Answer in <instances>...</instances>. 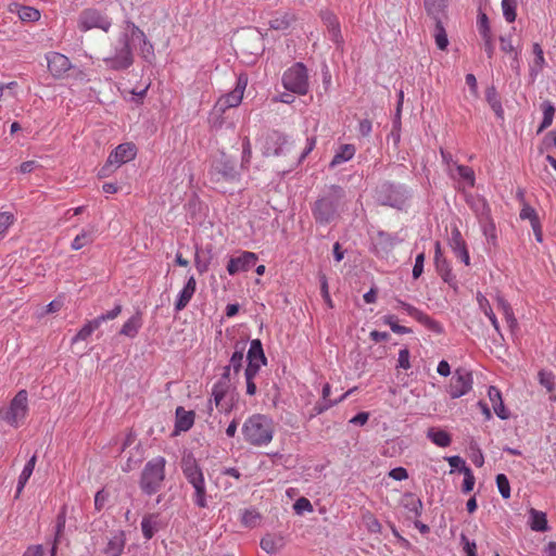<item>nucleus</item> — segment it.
Instances as JSON below:
<instances>
[{
  "instance_id": "nucleus-1",
  "label": "nucleus",
  "mask_w": 556,
  "mask_h": 556,
  "mask_svg": "<svg viewBox=\"0 0 556 556\" xmlns=\"http://www.w3.org/2000/svg\"><path fill=\"white\" fill-rule=\"evenodd\" d=\"M274 421L263 414H253L242 425V435L247 443L253 446L268 445L274 438Z\"/></svg>"
},
{
  "instance_id": "nucleus-2",
  "label": "nucleus",
  "mask_w": 556,
  "mask_h": 556,
  "mask_svg": "<svg viewBox=\"0 0 556 556\" xmlns=\"http://www.w3.org/2000/svg\"><path fill=\"white\" fill-rule=\"evenodd\" d=\"M132 40L146 41V34L132 22H125V33L122 41V47L117 48L114 56L108 58L104 61L114 70H125L132 64V53L129 46L128 36Z\"/></svg>"
},
{
  "instance_id": "nucleus-3",
  "label": "nucleus",
  "mask_w": 556,
  "mask_h": 556,
  "mask_svg": "<svg viewBox=\"0 0 556 556\" xmlns=\"http://www.w3.org/2000/svg\"><path fill=\"white\" fill-rule=\"evenodd\" d=\"M166 459L163 456H156L144 465L139 480L141 491L147 495L157 493L165 481Z\"/></svg>"
},
{
  "instance_id": "nucleus-4",
  "label": "nucleus",
  "mask_w": 556,
  "mask_h": 556,
  "mask_svg": "<svg viewBox=\"0 0 556 556\" xmlns=\"http://www.w3.org/2000/svg\"><path fill=\"white\" fill-rule=\"evenodd\" d=\"M181 468L185 478L194 489V504L201 508H205L207 506L206 488L200 466L192 456H187L182 458Z\"/></svg>"
},
{
  "instance_id": "nucleus-5",
  "label": "nucleus",
  "mask_w": 556,
  "mask_h": 556,
  "mask_svg": "<svg viewBox=\"0 0 556 556\" xmlns=\"http://www.w3.org/2000/svg\"><path fill=\"white\" fill-rule=\"evenodd\" d=\"M342 198V189L333 187L331 191L317 200L313 207V216L319 224H329L336 216L340 200Z\"/></svg>"
},
{
  "instance_id": "nucleus-6",
  "label": "nucleus",
  "mask_w": 556,
  "mask_h": 556,
  "mask_svg": "<svg viewBox=\"0 0 556 556\" xmlns=\"http://www.w3.org/2000/svg\"><path fill=\"white\" fill-rule=\"evenodd\" d=\"M112 24V18L105 12L96 8L81 10L77 17V28L81 33H87L92 29L109 33Z\"/></svg>"
},
{
  "instance_id": "nucleus-7",
  "label": "nucleus",
  "mask_w": 556,
  "mask_h": 556,
  "mask_svg": "<svg viewBox=\"0 0 556 556\" xmlns=\"http://www.w3.org/2000/svg\"><path fill=\"white\" fill-rule=\"evenodd\" d=\"M283 87L296 94L304 96L308 92L309 83L307 70L303 63H295L282 75Z\"/></svg>"
},
{
  "instance_id": "nucleus-8",
  "label": "nucleus",
  "mask_w": 556,
  "mask_h": 556,
  "mask_svg": "<svg viewBox=\"0 0 556 556\" xmlns=\"http://www.w3.org/2000/svg\"><path fill=\"white\" fill-rule=\"evenodd\" d=\"M28 413V397L26 390H21L12 399L7 409L0 410V417L12 427H18Z\"/></svg>"
},
{
  "instance_id": "nucleus-9",
  "label": "nucleus",
  "mask_w": 556,
  "mask_h": 556,
  "mask_svg": "<svg viewBox=\"0 0 556 556\" xmlns=\"http://www.w3.org/2000/svg\"><path fill=\"white\" fill-rule=\"evenodd\" d=\"M247 85L248 77L241 74L237 79L235 89L217 100L215 104V110L223 114L228 109L237 108L243 99V93L247 88Z\"/></svg>"
},
{
  "instance_id": "nucleus-10",
  "label": "nucleus",
  "mask_w": 556,
  "mask_h": 556,
  "mask_svg": "<svg viewBox=\"0 0 556 556\" xmlns=\"http://www.w3.org/2000/svg\"><path fill=\"white\" fill-rule=\"evenodd\" d=\"M472 388V375L464 368H457L447 387V393L452 399H458L467 394Z\"/></svg>"
},
{
  "instance_id": "nucleus-11",
  "label": "nucleus",
  "mask_w": 556,
  "mask_h": 556,
  "mask_svg": "<svg viewBox=\"0 0 556 556\" xmlns=\"http://www.w3.org/2000/svg\"><path fill=\"white\" fill-rule=\"evenodd\" d=\"M48 70L54 78H63L72 68L70 59L59 52H49L46 56Z\"/></svg>"
},
{
  "instance_id": "nucleus-12",
  "label": "nucleus",
  "mask_w": 556,
  "mask_h": 556,
  "mask_svg": "<svg viewBox=\"0 0 556 556\" xmlns=\"http://www.w3.org/2000/svg\"><path fill=\"white\" fill-rule=\"evenodd\" d=\"M137 149L131 142H126L117 146L115 150L109 155L105 166L114 165L119 167L121 165L132 161L136 157Z\"/></svg>"
},
{
  "instance_id": "nucleus-13",
  "label": "nucleus",
  "mask_w": 556,
  "mask_h": 556,
  "mask_svg": "<svg viewBox=\"0 0 556 556\" xmlns=\"http://www.w3.org/2000/svg\"><path fill=\"white\" fill-rule=\"evenodd\" d=\"M396 306L395 308H402L404 309L410 317L416 319L421 325L426 326L428 329L433 331H441L440 325L433 320L429 315L425 314L417 307L410 305L409 303H406L400 299H396Z\"/></svg>"
},
{
  "instance_id": "nucleus-14",
  "label": "nucleus",
  "mask_w": 556,
  "mask_h": 556,
  "mask_svg": "<svg viewBox=\"0 0 556 556\" xmlns=\"http://www.w3.org/2000/svg\"><path fill=\"white\" fill-rule=\"evenodd\" d=\"M257 255L253 252L244 251L237 257H231L227 265V271L233 276L239 271H247L255 265Z\"/></svg>"
},
{
  "instance_id": "nucleus-15",
  "label": "nucleus",
  "mask_w": 556,
  "mask_h": 556,
  "mask_svg": "<svg viewBox=\"0 0 556 556\" xmlns=\"http://www.w3.org/2000/svg\"><path fill=\"white\" fill-rule=\"evenodd\" d=\"M448 244L454 252L455 256L458 257L466 266L470 265V256L465 240L457 227L451 230V237Z\"/></svg>"
},
{
  "instance_id": "nucleus-16",
  "label": "nucleus",
  "mask_w": 556,
  "mask_h": 556,
  "mask_svg": "<svg viewBox=\"0 0 556 556\" xmlns=\"http://www.w3.org/2000/svg\"><path fill=\"white\" fill-rule=\"evenodd\" d=\"M481 206V220L479 222L484 236L492 244L496 243V229L495 224L491 219V210L486 201H479Z\"/></svg>"
},
{
  "instance_id": "nucleus-17",
  "label": "nucleus",
  "mask_w": 556,
  "mask_h": 556,
  "mask_svg": "<svg viewBox=\"0 0 556 556\" xmlns=\"http://www.w3.org/2000/svg\"><path fill=\"white\" fill-rule=\"evenodd\" d=\"M228 376H229V367H226L223 379H220L218 382H216L212 389V400H213L215 406L220 410L228 409V405L224 404V402H223L224 397L226 396V394L228 393V390H229Z\"/></svg>"
},
{
  "instance_id": "nucleus-18",
  "label": "nucleus",
  "mask_w": 556,
  "mask_h": 556,
  "mask_svg": "<svg viewBox=\"0 0 556 556\" xmlns=\"http://www.w3.org/2000/svg\"><path fill=\"white\" fill-rule=\"evenodd\" d=\"M290 150L291 143L289 140L285 136L275 135L267 140L264 153L267 156H278L290 153Z\"/></svg>"
},
{
  "instance_id": "nucleus-19",
  "label": "nucleus",
  "mask_w": 556,
  "mask_h": 556,
  "mask_svg": "<svg viewBox=\"0 0 556 556\" xmlns=\"http://www.w3.org/2000/svg\"><path fill=\"white\" fill-rule=\"evenodd\" d=\"M195 290H197L195 278H194V276H190L189 279L187 280L185 287L179 292L178 298L175 302V311L176 312H180L187 307L190 300L194 295Z\"/></svg>"
},
{
  "instance_id": "nucleus-20",
  "label": "nucleus",
  "mask_w": 556,
  "mask_h": 556,
  "mask_svg": "<svg viewBox=\"0 0 556 556\" xmlns=\"http://www.w3.org/2000/svg\"><path fill=\"white\" fill-rule=\"evenodd\" d=\"M321 20L325 24V26L328 29V33L330 35V39L334 41L336 43L342 42V35L340 30V23L338 17L330 11H324L320 14Z\"/></svg>"
},
{
  "instance_id": "nucleus-21",
  "label": "nucleus",
  "mask_w": 556,
  "mask_h": 556,
  "mask_svg": "<svg viewBox=\"0 0 556 556\" xmlns=\"http://www.w3.org/2000/svg\"><path fill=\"white\" fill-rule=\"evenodd\" d=\"M161 528L159 513H150L143 516L141 521V531L146 540H151Z\"/></svg>"
},
{
  "instance_id": "nucleus-22",
  "label": "nucleus",
  "mask_w": 556,
  "mask_h": 556,
  "mask_svg": "<svg viewBox=\"0 0 556 556\" xmlns=\"http://www.w3.org/2000/svg\"><path fill=\"white\" fill-rule=\"evenodd\" d=\"M296 21L295 15L287 11H277L269 20V27L274 30H287Z\"/></svg>"
},
{
  "instance_id": "nucleus-23",
  "label": "nucleus",
  "mask_w": 556,
  "mask_h": 556,
  "mask_svg": "<svg viewBox=\"0 0 556 556\" xmlns=\"http://www.w3.org/2000/svg\"><path fill=\"white\" fill-rule=\"evenodd\" d=\"M195 414L193 410H186L182 406L176 408V431H188L194 424Z\"/></svg>"
},
{
  "instance_id": "nucleus-24",
  "label": "nucleus",
  "mask_w": 556,
  "mask_h": 556,
  "mask_svg": "<svg viewBox=\"0 0 556 556\" xmlns=\"http://www.w3.org/2000/svg\"><path fill=\"white\" fill-rule=\"evenodd\" d=\"M356 148L354 144L345 143L341 144L337 150L336 153L330 162V167H337L338 165L345 163L353 159L355 155Z\"/></svg>"
},
{
  "instance_id": "nucleus-25",
  "label": "nucleus",
  "mask_w": 556,
  "mask_h": 556,
  "mask_svg": "<svg viewBox=\"0 0 556 556\" xmlns=\"http://www.w3.org/2000/svg\"><path fill=\"white\" fill-rule=\"evenodd\" d=\"M477 303L479 308L483 312V314L489 318L491 325L493 326L494 330L501 334V327L500 323L496 318L495 313L493 312L491 304L489 300L481 293H477Z\"/></svg>"
},
{
  "instance_id": "nucleus-26",
  "label": "nucleus",
  "mask_w": 556,
  "mask_h": 556,
  "mask_svg": "<svg viewBox=\"0 0 556 556\" xmlns=\"http://www.w3.org/2000/svg\"><path fill=\"white\" fill-rule=\"evenodd\" d=\"M495 300L497 309L504 315L508 327L515 330L518 326V321L510 304L501 294H497Z\"/></svg>"
},
{
  "instance_id": "nucleus-27",
  "label": "nucleus",
  "mask_w": 556,
  "mask_h": 556,
  "mask_svg": "<svg viewBox=\"0 0 556 556\" xmlns=\"http://www.w3.org/2000/svg\"><path fill=\"white\" fill-rule=\"evenodd\" d=\"M249 364L266 365V357L263 351L262 342L258 339L252 340L248 351Z\"/></svg>"
},
{
  "instance_id": "nucleus-28",
  "label": "nucleus",
  "mask_w": 556,
  "mask_h": 556,
  "mask_svg": "<svg viewBox=\"0 0 556 556\" xmlns=\"http://www.w3.org/2000/svg\"><path fill=\"white\" fill-rule=\"evenodd\" d=\"M285 545V540L279 534L268 533L261 540V547L268 554L276 553Z\"/></svg>"
},
{
  "instance_id": "nucleus-29",
  "label": "nucleus",
  "mask_w": 556,
  "mask_h": 556,
  "mask_svg": "<svg viewBox=\"0 0 556 556\" xmlns=\"http://www.w3.org/2000/svg\"><path fill=\"white\" fill-rule=\"evenodd\" d=\"M96 239V227L83 229L72 241L71 248L78 251L84 247L91 244Z\"/></svg>"
},
{
  "instance_id": "nucleus-30",
  "label": "nucleus",
  "mask_w": 556,
  "mask_h": 556,
  "mask_svg": "<svg viewBox=\"0 0 556 556\" xmlns=\"http://www.w3.org/2000/svg\"><path fill=\"white\" fill-rule=\"evenodd\" d=\"M142 326L141 314L137 312L134 316H131L121 328L119 333L128 337L135 338Z\"/></svg>"
},
{
  "instance_id": "nucleus-31",
  "label": "nucleus",
  "mask_w": 556,
  "mask_h": 556,
  "mask_svg": "<svg viewBox=\"0 0 556 556\" xmlns=\"http://www.w3.org/2000/svg\"><path fill=\"white\" fill-rule=\"evenodd\" d=\"M213 175H217V180L224 178L226 180L235 179L237 172L235 165L230 161L215 163L213 165Z\"/></svg>"
},
{
  "instance_id": "nucleus-32",
  "label": "nucleus",
  "mask_w": 556,
  "mask_h": 556,
  "mask_svg": "<svg viewBox=\"0 0 556 556\" xmlns=\"http://www.w3.org/2000/svg\"><path fill=\"white\" fill-rule=\"evenodd\" d=\"M488 395H489L490 401L492 403L494 413L501 419H506L508 417V415L506 413V409H505V406H504V403H503L500 390L497 388H495V387H490L489 391H488Z\"/></svg>"
},
{
  "instance_id": "nucleus-33",
  "label": "nucleus",
  "mask_w": 556,
  "mask_h": 556,
  "mask_svg": "<svg viewBox=\"0 0 556 556\" xmlns=\"http://www.w3.org/2000/svg\"><path fill=\"white\" fill-rule=\"evenodd\" d=\"M354 390H355V388L350 389L339 400L329 401L328 397L330 395L331 388H330L329 383H326L323 388V403H320V404H318V406H316L317 413L320 414V413L325 412L326 409L330 408L332 405L343 401L350 394H352L354 392Z\"/></svg>"
},
{
  "instance_id": "nucleus-34",
  "label": "nucleus",
  "mask_w": 556,
  "mask_h": 556,
  "mask_svg": "<svg viewBox=\"0 0 556 556\" xmlns=\"http://www.w3.org/2000/svg\"><path fill=\"white\" fill-rule=\"evenodd\" d=\"M36 462H37V457H36V455H34V456L30 457V459L24 466V468H23V470H22V472H21V475L18 477L17 488H16V495L17 496L22 493V491L25 488L27 481L31 477L33 471H34L35 466H36Z\"/></svg>"
},
{
  "instance_id": "nucleus-35",
  "label": "nucleus",
  "mask_w": 556,
  "mask_h": 556,
  "mask_svg": "<svg viewBox=\"0 0 556 556\" xmlns=\"http://www.w3.org/2000/svg\"><path fill=\"white\" fill-rule=\"evenodd\" d=\"M434 263L442 278L446 280V276L450 274V267L446 258L443 256L439 241L434 244Z\"/></svg>"
},
{
  "instance_id": "nucleus-36",
  "label": "nucleus",
  "mask_w": 556,
  "mask_h": 556,
  "mask_svg": "<svg viewBox=\"0 0 556 556\" xmlns=\"http://www.w3.org/2000/svg\"><path fill=\"white\" fill-rule=\"evenodd\" d=\"M100 327L99 320L96 318L92 320L87 321L81 329L76 333V336L72 339V343L75 344L79 341L87 340L94 330H97Z\"/></svg>"
},
{
  "instance_id": "nucleus-37",
  "label": "nucleus",
  "mask_w": 556,
  "mask_h": 556,
  "mask_svg": "<svg viewBox=\"0 0 556 556\" xmlns=\"http://www.w3.org/2000/svg\"><path fill=\"white\" fill-rule=\"evenodd\" d=\"M16 13L23 22H36L40 18V12L31 7L15 4Z\"/></svg>"
},
{
  "instance_id": "nucleus-38",
  "label": "nucleus",
  "mask_w": 556,
  "mask_h": 556,
  "mask_svg": "<svg viewBox=\"0 0 556 556\" xmlns=\"http://www.w3.org/2000/svg\"><path fill=\"white\" fill-rule=\"evenodd\" d=\"M428 438L440 447H446L452 442L451 435L444 430L430 429L428 431Z\"/></svg>"
},
{
  "instance_id": "nucleus-39",
  "label": "nucleus",
  "mask_w": 556,
  "mask_h": 556,
  "mask_svg": "<svg viewBox=\"0 0 556 556\" xmlns=\"http://www.w3.org/2000/svg\"><path fill=\"white\" fill-rule=\"evenodd\" d=\"M542 110H543V121L538 129V132L543 131L544 129H546L547 127H549L552 125L553 118L555 115V111H556L555 106L549 101H545L542 104Z\"/></svg>"
},
{
  "instance_id": "nucleus-40",
  "label": "nucleus",
  "mask_w": 556,
  "mask_h": 556,
  "mask_svg": "<svg viewBox=\"0 0 556 556\" xmlns=\"http://www.w3.org/2000/svg\"><path fill=\"white\" fill-rule=\"evenodd\" d=\"M531 529L534 531H546L547 530V519L546 515L542 511L531 509Z\"/></svg>"
},
{
  "instance_id": "nucleus-41",
  "label": "nucleus",
  "mask_w": 556,
  "mask_h": 556,
  "mask_svg": "<svg viewBox=\"0 0 556 556\" xmlns=\"http://www.w3.org/2000/svg\"><path fill=\"white\" fill-rule=\"evenodd\" d=\"M517 0H502L503 16L507 23H513L516 20Z\"/></svg>"
},
{
  "instance_id": "nucleus-42",
  "label": "nucleus",
  "mask_w": 556,
  "mask_h": 556,
  "mask_svg": "<svg viewBox=\"0 0 556 556\" xmlns=\"http://www.w3.org/2000/svg\"><path fill=\"white\" fill-rule=\"evenodd\" d=\"M363 521L367 530L371 533H380L381 532V523L370 511H366L363 514Z\"/></svg>"
},
{
  "instance_id": "nucleus-43",
  "label": "nucleus",
  "mask_w": 556,
  "mask_h": 556,
  "mask_svg": "<svg viewBox=\"0 0 556 556\" xmlns=\"http://www.w3.org/2000/svg\"><path fill=\"white\" fill-rule=\"evenodd\" d=\"M383 323L388 325L394 333L407 334L412 332L410 328L399 325L394 315L384 316Z\"/></svg>"
},
{
  "instance_id": "nucleus-44",
  "label": "nucleus",
  "mask_w": 556,
  "mask_h": 556,
  "mask_svg": "<svg viewBox=\"0 0 556 556\" xmlns=\"http://www.w3.org/2000/svg\"><path fill=\"white\" fill-rule=\"evenodd\" d=\"M434 38L435 45L440 50H445L447 48L448 40L441 22H437Z\"/></svg>"
},
{
  "instance_id": "nucleus-45",
  "label": "nucleus",
  "mask_w": 556,
  "mask_h": 556,
  "mask_svg": "<svg viewBox=\"0 0 556 556\" xmlns=\"http://www.w3.org/2000/svg\"><path fill=\"white\" fill-rule=\"evenodd\" d=\"M261 516L255 509H245L242 513L241 522L247 527H255Z\"/></svg>"
},
{
  "instance_id": "nucleus-46",
  "label": "nucleus",
  "mask_w": 556,
  "mask_h": 556,
  "mask_svg": "<svg viewBox=\"0 0 556 556\" xmlns=\"http://www.w3.org/2000/svg\"><path fill=\"white\" fill-rule=\"evenodd\" d=\"M496 485L498 489V492L504 498L510 497V485L507 477L504 473H498L496 476Z\"/></svg>"
},
{
  "instance_id": "nucleus-47",
  "label": "nucleus",
  "mask_w": 556,
  "mask_h": 556,
  "mask_svg": "<svg viewBox=\"0 0 556 556\" xmlns=\"http://www.w3.org/2000/svg\"><path fill=\"white\" fill-rule=\"evenodd\" d=\"M15 216L10 212L0 213V237L4 236L8 229L14 224Z\"/></svg>"
},
{
  "instance_id": "nucleus-48",
  "label": "nucleus",
  "mask_w": 556,
  "mask_h": 556,
  "mask_svg": "<svg viewBox=\"0 0 556 556\" xmlns=\"http://www.w3.org/2000/svg\"><path fill=\"white\" fill-rule=\"evenodd\" d=\"M64 528H65V513L63 511V513L59 514V516L56 518V533H55V540H54V543H53V546L51 549V556H55V554H56L58 541H59V538L62 535Z\"/></svg>"
},
{
  "instance_id": "nucleus-49",
  "label": "nucleus",
  "mask_w": 556,
  "mask_h": 556,
  "mask_svg": "<svg viewBox=\"0 0 556 556\" xmlns=\"http://www.w3.org/2000/svg\"><path fill=\"white\" fill-rule=\"evenodd\" d=\"M554 375L551 371L541 370L539 372V380L540 383L546 388L548 392H552L554 390Z\"/></svg>"
},
{
  "instance_id": "nucleus-50",
  "label": "nucleus",
  "mask_w": 556,
  "mask_h": 556,
  "mask_svg": "<svg viewBox=\"0 0 556 556\" xmlns=\"http://www.w3.org/2000/svg\"><path fill=\"white\" fill-rule=\"evenodd\" d=\"M463 492L469 493L475 486V476L469 467H464Z\"/></svg>"
},
{
  "instance_id": "nucleus-51",
  "label": "nucleus",
  "mask_w": 556,
  "mask_h": 556,
  "mask_svg": "<svg viewBox=\"0 0 556 556\" xmlns=\"http://www.w3.org/2000/svg\"><path fill=\"white\" fill-rule=\"evenodd\" d=\"M426 10L429 14H435L441 12L445 5L446 0H424Z\"/></svg>"
},
{
  "instance_id": "nucleus-52",
  "label": "nucleus",
  "mask_w": 556,
  "mask_h": 556,
  "mask_svg": "<svg viewBox=\"0 0 556 556\" xmlns=\"http://www.w3.org/2000/svg\"><path fill=\"white\" fill-rule=\"evenodd\" d=\"M478 30L481 37H488L492 35L489 18L484 13H480L478 17Z\"/></svg>"
},
{
  "instance_id": "nucleus-53",
  "label": "nucleus",
  "mask_w": 556,
  "mask_h": 556,
  "mask_svg": "<svg viewBox=\"0 0 556 556\" xmlns=\"http://www.w3.org/2000/svg\"><path fill=\"white\" fill-rule=\"evenodd\" d=\"M458 175L465 179L471 187L475 185V173L471 167L466 165H457Z\"/></svg>"
},
{
  "instance_id": "nucleus-54",
  "label": "nucleus",
  "mask_w": 556,
  "mask_h": 556,
  "mask_svg": "<svg viewBox=\"0 0 556 556\" xmlns=\"http://www.w3.org/2000/svg\"><path fill=\"white\" fill-rule=\"evenodd\" d=\"M293 508L296 514H303L304 511H313V505L306 497L298 498L293 504Z\"/></svg>"
},
{
  "instance_id": "nucleus-55",
  "label": "nucleus",
  "mask_w": 556,
  "mask_h": 556,
  "mask_svg": "<svg viewBox=\"0 0 556 556\" xmlns=\"http://www.w3.org/2000/svg\"><path fill=\"white\" fill-rule=\"evenodd\" d=\"M243 351L244 346H241L240 350H236L230 358V365L229 368L232 367L236 372H238L242 366L243 361Z\"/></svg>"
},
{
  "instance_id": "nucleus-56",
  "label": "nucleus",
  "mask_w": 556,
  "mask_h": 556,
  "mask_svg": "<svg viewBox=\"0 0 556 556\" xmlns=\"http://www.w3.org/2000/svg\"><path fill=\"white\" fill-rule=\"evenodd\" d=\"M121 313H122V305L116 304L113 309L106 312L105 314L98 316L96 319L99 320V325L101 326L102 323H104L106 320L115 319Z\"/></svg>"
},
{
  "instance_id": "nucleus-57",
  "label": "nucleus",
  "mask_w": 556,
  "mask_h": 556,
  "mask_svg": "<svg viewBox=\"0 0 556 556\" xmlns=\"http://www.w3.org/2000/svg\"><path fill=\"white\" fill-rule=\"evenodd\" d=\"M532 50L535 55L534 65L539 70H542L545 66V58H544L543 49L541 48V46L539 43H534L532 47Z\"/></svg>"
},
{
  "instance_id": "nucleus-58",
  "label": "nucleus",
  "mask_w": 556,
  "mask_h": 556,
  "mask_svg": "<svg viewBox=\"0 0 556 556\" xmlns=\"http://www.w3.org/2000/svg\"><path fill=\"white\" fill-rule=\"evenodd\" d=\"M425 253L421 252L416 256L415 265L413 267V277L415 279L419 278L424 271V263H425Z\"/></svg>"
},
{
  "instance_id": "nucleus-59",
  "label": "nucleus",
  "mask_w": 556,
  "mask_h": 556,
  "mask_svg": "<svg viewBox=\"0 0 556 556\" xmlns=\"http://www.w3.org/2000/svg\"><path fill=\"white\" fill-rule=\"evenodd\" d=\"M460 540L464 544V552L466 556H477V544L475 542H470L465 534L460 535Z\"/></svg>"
},
{
  "instance_id": "nucleus-60",
  "label": "nucleus",
  "mask_w": 556,
  "mask_h": 556,
  "mask_svg": "<svg viewBox=\"0 0 556 556\" xmlns=\"http://www.w3.org/2000/svg\"><path fill=\"white\" fill-rule=\"evenodd\" d=\"M397 366L403 369L410 368L409 363V351L407 349H402L399 352Z\"/></svg>"
},
{
  "instance_id": "nucleus-61",
  "label": "nucleus",
  "mask_w": 556,
  "mask_h": 556,
  "mask_svg": "<svg viewBox=\"0 0 556 556\" xmlns=\"http://www.w3.org/2000/svg\"><path fill=\"white\" fill-rule=\"evenodd\" d=\"M108 498H109V494L104 490L98 491L94 496L96 510L100 511L104 507Z\"/></svg>"
},
{
  "instance_id": "nucleus-62",
  "label": "nucleus",
  "mask_w": 556,
  "mask_h": 556,
  "mask_svg": "<svg viewBox=\"0 0 556 556\" xmlns=\"http://www.w3.org/2000/svg\"><path fill=\"white\" fill-rule=\"evenodd\" d=\"M389 477L396 481H402V480H406L408 478V472L403 467H396V468H393L392 470H390Z\"/></svg>"
},
{
  "instance_id": "nucleus-63",
  "label": "nucleus",
  "mask_w": 556,
  "mask_h": 556,
  "mask_svg": "<svg viewBox=\"0 0 556 556\" xmlns=\"http://www.w3.org/2000/svg\"><path fill=\"white\" fill-rule=\"evenodd\" d=\"M520 218L521 219H529L531 225L534 223V220H539V217H538V214L535 213V211L530 207V206H526L521 210L520 212Z\"/></svg>"
},
{
  "instance_id": "nucleus-64",
  "label": "nucleus",
  "mask_w": 556,
  "mask_h": 556,
  "mask_svg": "<svg viewBox=\"0 0 556 556\" xmlns=\"http://www.w3.org/2000/svg\"><path fill=\"white\" fill-rule=\"evenodd\" d=\"M316 141V137H309L306 139V147L304 151L301 153L298 163L302 162L314 150Z\"/></svg>"
}]
</instances>
